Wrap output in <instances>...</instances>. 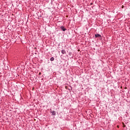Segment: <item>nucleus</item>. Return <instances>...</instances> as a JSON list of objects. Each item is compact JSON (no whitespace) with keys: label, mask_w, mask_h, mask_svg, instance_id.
Masks as SVG:
<instances>
[{"label":"nucleus","mask_w":130,"mask_h":130,"mask_svg":"<svg viewBox=\"0 0 130 130\" xmlns=\"http://www.w3.org/2000/svg\"><path fill=\"white\" fill-rule=\"evenodd\" d=\"M50 113H52V115H56V112L55 111H52L50 109Z\"/></svg>","instance_id":"obj_1"},{"label":"nucleus","mask_w":130,"mask_h":130,"mask_svg":"<svg viewBox=\"0 0 130 130\" xmlns=\"http://www.w3.org/2000/svg\"><path fill=\"white\" fill-rule=\"evenodd\" d=\"M60 28L61 29V30H62V31H66L67 30V28H66L63 26H61L60 27Z\"/></svg>","instance_id":"obj_2"},{"label":"nucleus","mask_w":130,"mask_h":130,"mask_svg":"<svg viewBox=\"0 0 130 130\" xmlns=\"http://www.w3.org/2000/svg\"><path fill=\"white\" fill-rule=\"evenodd\" d=\"M94 36H95V38H100V37H101V36L100 35V34H95L94 35Z\"/></svg>","instance_id":"obj_3"},{"label":"nucleus","mask_w":130,"mask_h":130,"mask_svg":"<svg viewBox=\"0 0 130 130\" xmlns=\"http://www.w3.org/2000/svg\"><path fill=\"white\" fill-rule=\"evenodd\" d=\"M61 54H65V53H66V50H62L61 51Z\"/></svg>","instance_id":"obj_4"},{"label":"nucleus","mask_w":130,"mask_h":130,"mask_svg":"<svg viewBox=\"0 0 130 130\" xmlns=\"http://www.w3.org/2000/svg\"><path fill=\"white\" fill-rule=\"evenodd\" d=\"M50 60L51 61H53V60H54V58L53 57H52L50 58Z\"/></svg>","instance_id":"obj_5"},{"label":"nucleus","mask_w":130,"mask_h":130,"mask_svg":"<svg viewBox=\"0 0 130 130\" xmlns=\"http://www.w3.org/2000/svg\"><path fill=\"white\" fill-rule=\"evenodd\" d=\"M39 75H41V73L40 72L39 74Z\"/></svg>","instance_id":"obj_6"}]
</instances>
